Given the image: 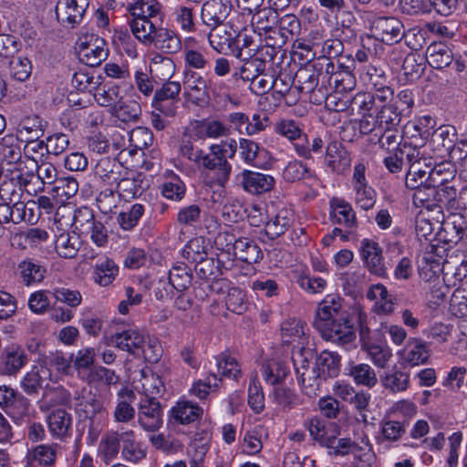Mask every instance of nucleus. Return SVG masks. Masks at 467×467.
Listing matches in <instances>:
<instances>
[{"label": "nucleus", "mask_w": 467, "mask_h": 467, "mask_svg": "<svg viewBox=\"0 0 467 467\" xmlns=\"http://www.w3.org/2000/svg\"><path fill=\"white\" fill-rule=\"evenodd\" d=\"M239 178L244 190L251 194L258 195L270 192L275 185L273 176L249 170H244Z\"/></svg>", "instance_id": "4468645a"}, {"label": "nucleus", "mask_w": 467, "mask_h": 467, "mask_svg": "<svg viewBox=\"0 0 467 467\" xmlns=\"http://www.w3.org/2000/svg\"><path fill=\"white\" fill-rule=\"evenodd\" d=\"M206 256L205 240L202 237L191 239L182 249V257L191 263L202 261Z\"/></svg>", "instance_id": "052dcab7"}, {"label": "nucleus", "mask_w": 467, "mask_h": 467, "mask_svg": "<svg viewBox=\"0 0 467 467\" xmlns=\"http://www.w3.org/2000/svg\"><path fill=\"white\" fill-rule=\"evenodd\" d=\"M360 254L369 272L373 275L383 276L386 268L383 263L382 249L373 240L364 239L361 242Z\"/></svg>", "instance_id": "dca6fc26"}, {"label": "nucleus", "mask_w": 467, "mask_h": 467, "mask_svg": "<svg viewBox=\"0 0 467 467\" xmlns=\"http://www.w3.org/2000/svg\"><path fill=\"white\" fill-rule=\"evenodd\" d=\"M218 373L223 377L232 378L235 380L241 375V369L236 359L229 355L222 354L214 358Z\"/></svg>", "instance_id": "680f3d73"}, {"label": "nucleus", "mask_w": 467, "mask_h": 467, "mask_svg": "<svg viewBox=\"0 0 467 467\" xmlns=\"http://www.w3.org/2000/svg\"><path fill=\"white\" fill-rule=\"evenodd\" d=\"M232 11V5L223 0H207L202 5L201 19L203 25L213 30L223 26Z\"/></svg>", "instance_id": "9d476101"}, {"label": "nucleus", "mask_w": 467, "mask_h": 467, "mask_svg": "<svg viewBox=\"0 0 467 467\" xmlns=\"http://www.w3.org/2000/svg\"><path fill=\"white\" fill-rule=\"evenodd\" d=\"M46 265L34 257H23L18 260L15 273L26 286L38 285L47 275Z\"/></svg>", "instance_id": "6e6552de"}, {"label": "nucleus", "mask_w": 467, "mask_h": 467, "mask_svg": "<svg viewBox=\"0 0 467 467\" xmlns=\"http://www.w3.org/2000/svg\"><path fill=\"white\" fill-rule=\"evenodd\" d=\"M256 49H250L245 56L240 48H237L235 57L242 61V65L234 73V78H240L244 81L250 82L255 77L265 70L266 62L264 58L255 56Z\"/></svg>", "instance_id": "f8f14e48"}, {"label": "nucleus", "mask_w": 467, "mask_h": 467, "mask_svg": "<svg viewBox=\"0 0 467 467\" xmlns=\"http://www.w3.org/2000/svg\"><path fill=\"white\" fill-rule=\"evenodd\" d=\"M297 380L302 390L308 397L317 395V391L319 390L320 385L323 381L316 365L312 366V368L307 370L303 377H298Z\"/></svg>", "instance_id": "13d9d810"}, {"label": "nucleus", "mask_w": 467, "mask_h": 467, "mask_svg": "<svg viewBox=\"0 0 467 467\" xmlns=\"http://www.w3.org/2000/svg\"><path fill=\"white\" fill-rule=\"evenodd\" d=\"M325 161L333 172L344 174L350 168L351 157L342 143L331 141L327 146Z\"/></svg>", "instance_id": "2eb2a0df"}, {"label": "nucleus", "mask_w": 467, "mask_h": 467, "mask_svg": "<svg viewBox=\"0 0 467 467\" xmlns=\"http://www.w3.org/2000/svg\"><path fill=\"white\" fill-rule=\"evenodd\" d=\"M203 410L192 401H178L169 413V423L188 425L201 420Z\"/></svg>", "instance_id": "f3484780"}, {"label": "nucleus", "mask_w": 467, "mask_h": 467, "mask_svg": "<svg viewBox=\"0 0 467 467\" xmlns=\"http://www.w3.org/2000/svg\"><path fill=\"white\" fill-rule=\"evenodd\" d=\"M112 342L121 350L139 356L145 343V336L137 330L128 329L112 336Z\"/></svg>", "instance_id": "b1692460"}, {"label": "nucleus", "mask_w": 467, "mask_h": 467, "mask_svg": "<svg viewBox=\"0 0 467 467\" xmlns=\"http://www.w3.org/2000/svg\"><path fill=\"white\" fill-rule=\"evenodd\" d=\"M197 164L213 171L215 180L221 186H223L229 179L232 170L231 164L227 160H223L214 150H211L210 153L202 152Z\"/></svg>", "instance_id": "aec40b11"}, {"label": "nucleus", "mask_w": 467, "mask_h": 467, "mask_svg": "<svg viewBox=\"0 0 467 467\" xmlns=\"http://www.w3.org/2000/svg\"><path fill=\"white\" fill-rule=\"evenodd\" d=\"M192 274L183 263L175 265L169 272V283L178 291L183 292L192 285Z\"/></svg>", "instance_id": "c03bdc74"}, {"label": "nucleus", "mask_w": 467, "mask_h": 467, "mask_svg": "<svg viewBox=\"0 0 467 467\" xmlns=\"http://www.w3.org/2000/svg\"><path fill=\"white\" fill-rule=\"evenodd\" d=\"M430 355L424 343L420 340L413 339L409 341L405 359L411 366H417L425 363Z\"/></svg>", "instance_id": "bf43d9fd"}, {"label": "nucleus", "mask_w": 467, "mask_h": 467, "mask_svg": "<svg viewBox=\"0 0 467 467\" xmlns=\"http://www.w3.org/2000/svg\"><path fill=\"white\" fill-rule=\"evenodd\" d=\"M162 406L156 398L146 396L138 408V421L146 431H157L162 426Z\"/></svg>", "instance_id": "423d86ee"}, {"label": "nucleus", "mask_w": 467, "mask_h": 467, "mask_svg": "<svg viewBox=\"0 0 467 467\" xmlns=\"http://www.w3.org/2000/svg\"><path fill=\"white\" fill-rule=\"evenodd\" d=\"M313 177V171L301 161H289L283 171V178L287 182H299Z\"/></svg>", "instance_id": "603ef678"}, {"label": "nucleus", "mask_w": 467, "mask_h": 467, "mask_svg": "<svg viewBox=\"0 0 467 467\" xmlns=\"http://www.w3.org/2000/svg\"><path fill=\"white\" fill-rule=\"evenodd\" d=\"M426 58L418 54L410 53L406 56L402 70L407 81L413 82L422 76L426 68Z\"/></svg>", "instance_id": "37998d69"}, {"label": "nucleus", "mask_w": 467, "mask_h": 467, "mask_svg": "<svg viewBox=\"0 0 467 467\" xmlns=\"http://www.w3.org/2000/svg\"><path fill=\"white\" fill-rule=\"evenodd\" d=\"M300 32V21L295 15H285L281 18L278 17V25L276 34L283 38L287 39Z\"/></svg>", "instance_id": "338daca9"}, {"label": "nucleus", "mask_w": 467, "mask_h": 467, "mask_svg": "<svg viewBox=\"0 0 467 467\" xmlns=\"http://www.w3.org/2000/svg\"><path fill=\"white\" fill-rule=\"evenodd\" d=\"M34 167L36 174H35V171L31 170L27 173L20 172L16 176L20 185L26 186L33 182L34 180L40 181L43 184H49L52 186L56 183L58 179V177H57V171L51 163H42L41 165H37V163L35 162Z\"/></svg>", "instance_id": "5701e85b"}, {"label": "nucleus", "mask_w": 467, "mask_h": 467, "mask_svg": "<svg viewBox=\"0 0 467 467\" xmlns=\"http://www.w3.org/2000/svg\"><path fill=\"white\" fill-rule=\"evenodd\" d=\"M223 263L219 259L208 258L207 256L202 261L196 262L195 272L200 279L208 280L215 279L222 275L221 266Z\"/></svg>", "instance_id": "6e6d98bb"}, {"label": "nucleus", "mask_w": 467, "mask_h": 467, "mask_svg": "<svg viewBox=\"0 0 467 467\" xmlns=\"http://www.w3.org/2000/svg\"><path fill=\"white\" fill-rule=\"evenodd\" d=\"M279 80V78H275L274 70L269 72L265 68L263 73L255 77L254 80L250 81V89L256 95H264L275 87H277Z\"/></svg>", "instance_id": "864d4df0"}, {"label": "nucleus", "mask_w": 467, "mask_h": 467, "mask_svg": "<svg viewBox=\"0 0 467 467\" xmlns=\"http://www.w3.org/2000/svg\"><path fill=\"white\" fill-rule=\"evenodd\" d=\"M457 140V130L451 125H442L431 133V143L436 150L446 153Z\"/></svg>", "instance_id": "7c9ffc66"}, {"label": "nucleus", "mask_w": 467, "mask_h": 467, "mask_svg": "<svg viewBox=\"0 0 467 467\" xmlns=\"http://www.w3.org/2000/svg\"><path fill=\"white\" fill-rule=\"evenodd\" d=\"M225 305L228 310L236 314H242L246 309L245 295L244 291L236 286L228 288Z\"/></svg>", "instance_id": "774afa93"}, {"label": "nucleus", "mask_w": 467, "mask_h": 467, "mask_svg": "<svg viewBox=\"0 0 467 467\" xmlns=\"http://www.w3.org/2000/svg\"><path fill=\"white\" fill-rule=\"evenodd\" d=\"M56 461V451L48 445L36 446L27 457V467H52Z\"/></svg>", "instance_id": "a19ab883"}, {"label": "nucleus", "mask_w": 467, "mask_h": 467, "mask_svg": "<svg viewBox=\"0 0 467 467\" xmlns=\"http://www.w3.org/2000/svg\"><path fill=\"white\" fill-rule=\"evenodd\" d=\"M234 254L239 260L250 265L258 263L264 256L259 245L254 240L245 237L238 238Z\"/></svg>", "instance_id": "c756f323"}, {"label": "nucleus", "mask_w": 467, "mask_h": 467, "mask_svg": "<svg viewBox=\"0 0 467 467\" xmlns=\"http://www.w3.org/2000/svg\"><path fill=\"white\" fill-rule=\"evenodd\" d=\"M326 66V88L328 90V96L332 92L344 93L351 91L356 87V77L352 72L351 66H346L343 63L336 66L332 60L327 58Z\"/></svg>", "instance_id": "20e7f679"}, {"label": "nucleus", "mask_w": 467, "mask_h": 467, "mask_svg": "<svg viewBox=\"0 0 467 467\" xmlns=\"http://www.w3.org/2000/svg\"><path fill=\"white\" fill-rule=\"evenodd\" d=\"M290 224L291 219L286 216V212L280 211L265 223V233L269 239L275 240L284 234Z\"/></svg>", "instance_id": "09e8293b"}, {"label": "nucleus", "mask_w": 467, "mask_h": 467, "mask_svg": "<svg viewBox=\"0 0 467 467\" xmlns=\"http://www.w3.org/2000/svg\"><path fill=\"white\" fill-rule=\"evenodd\" d=\"M304 322L296 318H289L281 325V337L285 343H290L305 336Z\"/></svg>", "instance_id": "e2e57ef3"}, {"label": "nucleus", "mask_w": 467, "mask_h": 467, "mask_svg": "<svg viewBox=\"0 0 467 467\" xmlns=\"http://www.w3.org/2000/svg\"><path fill=\"white\" fill-rule=\"evenodd\" d=\"M76 410L83 419L106 418L107 411L103 400L96 394L89 392L87 395L78 397Z\"/></svg>", "instance_id": "4be33fe9"}, {"label": "nucleus", "mask_w": 467, "mask_h": 467, "mask_svg": "<svg viewBox=\"0 0 467 467\" xmlns=\"http://www.w3.org/2000/svg\"><path fill=\"white\" fill-rule=\"evenodd\" d=\"M427 183H431V167L423 162L410 165L405 178L406 187L413 190Z\"/></svg>", "instance_id": "c9c22d12"}, {"label": "nucleus", "mask_w": 467, "mask_h": 467, "mask_svg": "<svg viewBox=\"0 0 467 467\" xmlns=\"http://www.w3.org/2000/svg\"><path fill=\"white\" fill-rule=\"evenodd\" d=\"M456 168L451 161H443L431 167V183L440 187L442 184L451 183L456 176Z\"/></svg>", "instance_id": "a18cd8bd"}, {"label": "nucleus", "mask_w": 467, "mask_h": 467, "mask_svg": "<svg viewBox=\"0 0 467 467\" xmlns=\"http://www.w3.org/2000/svg\"><path fill=\"white\" fill-rule=\"evenodd\" d=\"M112 114L125 123L137 121L141 114V108L137 101L132 99L119 100L112 107Z\"/></svg>", "instance_id": "79ce46f5"}, {"label": "nucleus", "mask_w": 467, "mask_h": 467, "mask_svg": "<svg viewBox=\"0 0 467 467\" xmlns=\"http://www.w3.org/2000/svg\"><path fill=\"white\" fill-rule=\"evenodd\" d=\"M175 69V64L171 58L165 57L159 64H155L154 71L156 76L162 80L167 81L163 83L162 87L155 91L153 99H179V94L182 90L181 83L178 81H170Z\"/></svg>", "instance_id": "39448f33"}, {"label": "nucleus", "mask_w": 467, "mask_h": 467, "mask_svg": "<svg viewBox=\"0 0 467 467\" xmlns=\"http://www.w3.org/2000/svg\"><path fill=\"white\" fill-rule=\"evenodd\" d=\"M362 349L368 353L374 365L380 368H385L388 361L392 357L391 350L388 347L374 342Z\"/></svg>", "instance_id": "69168bd1"}, {"label": "nucleus", "mask_w": 467, "mask_h": 467, "mask_svg": "<svg viewBox=\"0 0 467 467\" xmlns=\"http://www.w3.org/2000/svg\"><path fill=\"white\" fill-rule=\"evenodd\" d=\"M426 60L431 67L442 69L451 65L453 53L444 43H432L427 47Z\"/></svg>", "instance_id": "a878e982"}, {"label": "nucleus", "mask_w": 467, "mask_h": 467, "mask_svg": "<svg viewBox=\"0 0 467 467\" xmlns=\"http://www.w3.org/2000/svg\"><path fill=\"white\" fill-rule=\"evenodd\" d=\"M357 18L352 11L342 10L337 21V26L341 36L345 40L351 41L356 39L358 35Z\"/></svg>", "instance_id": "4d7b16f0"}, {"label": "nucleus", "mask_w": 467, "mask_h": 467, "mask_svg": "<svg viewBox=\"0 0 467 467\" xmlns=\"http://www.w3.org/2000/svg\"><path fill=\"white\" fill-rule=\"evenodd\" d=\"M151 42L154 43L156 47L167 54H174L182 47L179 36L167 28L157 27Z\"/></svg>", "instance_id": "2f4dec72"}, {"label": "nucleus", "mask_w": 467, "mask_h": 467, "mask_svg": "<svg viewBox=\"0 0 467 467\" xmlns=\"http://www.w3.org/2000/svg\"><path fill=\"white\" fill-rule=\"evenodd\" d=\"M349 375L358 385L372 388L378 383V378L374 369L368 364L361 363L350 366Z\"/></svg>", "instance_id": "8fccbe9b"}, {"label": "nucleus", "mask_w": 467, "mask_h": 467, "mask_svg": "<svg viewBox=\"0 0 467 467\" xmlns=\"http://www.w3.org/2000/svg\"><path fill=\"white\" fill-rule=\"evenodd\" d=\"M394 91L391 88H383L381 90L358 93L353 103L361 111L375 112L393 102Z\"/></svg>", "instance_id": "9b49d317"}, {"label": "nucleus", "mask_w": 467, "mask_h": 467, "mask_svg": "<svg viewBox=\"0 0 467 467\" xmlns=\"http://www.w3.org/2000/svg\"><path fill=\"white\" fill-rule=\"evenodd\" d=\"M364 18L369 22L372 36L388 45L400 42L405 36L402 22L394 16H377L372 11H364Z\"/></svg>", "instance_id": "7ed1b4c3"}, {"label": "nucleus", "mask_w": 467, "mask_h": 467, "mask_svg": "<svg viewBox=\"0 0 467 467\" xmlns=\"http://www.w3.org/2000/svg\"><path fill=\"white\" fill-rule=\"evenodd\" d=\"M72 420V415L64 409H56L47 417L51 435L61 441L71 436Z\"/></svg>", "instance_id": "a211bd4d"}, {"label": "nucleus", "mask_w": 467, "mask_h": 467, "mask_svg": "<svg viewBox=\"0 0 467 467\" xmlns=\"http://www.w3.org/2000/svg\"><path fill=\"white\" fill-rule=\"evenodd\" d=\"M379 379L384 389L392 393L404 391L410 385V374L396 366L390 370L385 371L379 376Z\"/></svg>", "instance_id": "bb28decb"}, {"label": "nucleus", "mask_w": 467, "mask_h": 467, "mask_svg": "<svg viewBox=\"0 0 467 467\" xmlns=\"http://www.w3.org/2000/svg\"><path fill=\"white\" fill-rule=\"evenodd\" d=\"M120 440L122 444L121 454L124 459L131 462H138L145 458L146 453L141 449L140 444L135 441L133 431H121Z\"/></svg>", "instance_id": "72a5a7b5"}, {"label": "nucleus", "mask_w": 467, "mask_h": 467, "mask_svg": "<svg viewBox=\"0 0 467 467\" xmlns=\"http://www.w3.org/2000/svg\"><path fill=\"white\" fill-rule=\"evenodd\" d=\"M208 40L211 47L221 54L232 53L234 56L238 48L234 47L235 37L232 36L231 32L219 27L213 30L210 29Z\"/></svg>", "instance_id": "c85d7f7f"}, {"label": "nucleus", "mask_w": 467, "mask_h": 467, "mask_svg": "<svg viewBox=\"0 0 467 467\" xmlns=\"http://www.w3.org/2000/svg\"><path fill=\"white\" fill-rule=\"evenodd\" d=\"M78 191V182L73 177H58L52 186L51 192L55 198L64 202L73 197Z\"/></svg>", "instance_id": "49530a36"}, {"label": "nucleus", "mask_w": 467, "mask_h": 467, "mask_svg": "<svg viewBox=\"0 0 467 467\" xmlns=\"http://www.w3.org/2000/svg\"><path fill=\"white\" fill-rule=\"evenodd\" d=\"M27 361V356L21 348L14 346L6 348L0 354V373L15 375Z\"/></svg>", "instance_id": "412c9836"}, {"label": "nucleus", "mask_w": 467, "mask_h": 467, "mask_svg": "<svg viewBox=\"0 0 467 467\" xmlns=\"http://www.w3.org/2000/svg\"><path fill=\"white\" fill-rule=\"evenodd\" d=\"M327 57H318L312 63H306L300 67L294 78L296 88L301 93L310 94V100L317 105L322 104L328 98V90L326 88V66Z\"/></svg>", "instance_id": "f03ea898"}, {"label": "nucleus", "mask_w": 467, "mask_h": 467, "mask_svg": "<svg viewBox=\"0 0 467 467\" xmlns=\"http://www.w3.org/2000/svg\"><path fill=\"white\" fill-rule=\"evenodd\" d=\"M367 298L377 300L378 308L384 314L391 313L394 309L395 296L390 295L382 284L371 285L367 292Z\"/></svg>", "instance_id": "58836bf2"}, {"label": "nucleus", "mask_w": 467, "mask_h": 467, "mask_svg": "<svg viewBox=\"0 0 467 467\" xmlns=\"http://www.w3.org/2000/svg\"><path fill=\"white\" fill-rule=\"evenodd\" d=\"M184 98L192 104L202 107L210 99L207 82L203 77L192 69L183 73Z\"/></svg>", "instance_id": "0eeeda50"}, {"label": "nucleus", "mask_w": 467, "mask_h": 467, "mask_svg": "<svg viewBox=\"0 0 467 467\" xmlns=\"http://www.w3.org/2000/svg\"><path fill=\"white\" fill-rule=\"evenodd\" d=\"M120 443V432L108 433L102 438L99 453L105 462L109 463L118 455Z\"/></svg>", "instance_id": "3c124183"}, {"label": "nucleus", "mask_w": 467, "mask_h": 467, "mask_svg": "<svg viewBox=\"0 0 467 467\" xmlns=\"http://www.w3.org/2000/svg\"><path fill=\"white\" fill-rule=\"evenodd\" d=\"M93 88L96 90L94 98L99 105L106 107L117 103L119 96V86L110 83H99Z\"/></svg>", "instance_id": "5fc2aeb1"}, {"label": "nucleus", "mask_w": 467, "mask_h": 467, "mask_svg": "<svg viewBox=\"0 0 467 467\" xmlns=\"http://www.w3.org/2000/svg\"><path fill=\"white\" fill-rule=\"evenodd\" d=\"M118 274V265L112 259L106 257L96 264L94 281L101 286H107L115 280Z\"/></svg>", "instance_id": "e433bc0d"}, {"label": "nucleus", "mask_w": 467, "mask_h": 467, "mask_svg": "<svg viewBox=\"0 0 467 467\" xmlns=\"http://www.w3.org/2000/svg\"><path fill=\"white\" fill-rule=\"evenodd\" d=\"M374 113L379 122V129L399 127L401 123L402 118L405 117L400 112L397 106H394L392 103L381 109H379L378 110H375Z\"/></svg>", "instance_id": "de8ad7c7"}, {"label": "nucleus", "mask_w": 467, "mask_h": 467, "mask_svg": "<svg viewBox=\"0 0 467 467\" xmlns=\"http://www.w3.org/2000/svg\"><path fill=\"white\" fill-rule=\"evenodd\" d=\"M329 218L332 223L343 225L346 229L358 226L356 213L352 206L343 199L333 198L330 201Z\"/></svg>", "instance_id": "6ab92c4d"}, {"label": "nucleus", "mask_w": 467, "mask_h": 467, "mask_svg": "<svg viewBox=\"0 0 467 467\" xmlns=\"http://www.w3.org/2000/svg\"><path fill=\"white\" fill-rule=\"evenodd\" d=\"M197 134L199 138H213L226 136L229 129L219 120H202L199 123Z\"/></svg>", "instance_id": "0e129e2a"}, {"label": "nucleus", "mask_w": 467, "mask_h": 467, "mask_svg": "<svg viewBox=\"0 0 467 467\" xmlns=\"http://www.w3.org/2000/svg\"><path fill=\"white\" fill-rule=\"evenodd\" d=\"M340 356L336 352L327 350L322 351L317 358L316 368L323 381L327 379H334L340 371Z\"/></svg>", "instance_id": "393cba45"}, {"label": "nucleus", "mask_w": 467, "mask_h": 467, "mask_svg": "<svg viewBox=\"0 0 467 467\" xmlns=\"http://www.w3.org/2000/svg\"><path fill=\"white\" fill-rule=\"evenodd\" d=\"M340 309L339 298L327 296L319 304L313 326L324 339L345 346L355 339V332L349 315Z\"/></svg>", "instance_id": "f257e3e1"}, {"label": "nucleus", "mask_w": 467, "mask_h": 467, "mask_svg": "<svg viewBox=\"0 0 467 467\" xmlns=\"http://www.w3.org/2000/svg\"><path fill=\"white\" fill-rule=\"evenodd\" d=\"M88 0H58L56 5V16L63 26L79 24L88 7Z\"/></svg>", "instance_id": "1a4fd4ad"}, {"label": "nucleus", "mask_w": 467, "mask_h": 467, "mask_svg": "<svg viewBox=\"0 0 467 467\" xmlns=\"http://www.w3.org/2000/svg\"><path fill=\"white\" fill-rule=\"evenodd\" d=\"M133 16L129 24L134 36L143 43L151 42L157 26L147 16Z\"/></svg>", "instance_id": "4c0bfd02"}, {"label": "nucleus", "mask_w": 467, "mask_h": 467, "mask_svg": "<svg viewBox=\"0 0 467 467\" xmlns=\"http://www.w3.org/2000/svg\"><path fill=\"white\" fill-rule=\"evenodd\" d=\"M252 24L259 31L276 34L278 13L270 7L259 9L254 14Z\"/></svg>", "instance_id": "f704fd0d"}, {"label": "nucleus", "mask_w": 467, "mask_h": 467, "mask_svg": "<svg viewBox=\"0 0 467 467\" xmlns=\"http://www.w3.org/2000/svg\"><path fill=\"white\" fill-rule=\"evenodd\" d=\"M94 172L95 175L99 177L105 183L112 185L119 179L120 165L115 159L102 157L98 160Z\"/></svg>", "instance_id": "473e14b6"}, {"label": "nucleus", "mask_w": 467, "mask_h": 467, "mask_svg": "<svg viewBox=\"0 0 467 467\" xmlns=\"http://www.w3.org/2000/svg\"><path fill=\"white\" fill-rule=\"evenodd\" d=\"M109 49L106 41L98 36H90L88 42L80 45L79 59L88 67L99 66L107 59Z\"/></svg>", "instance_id": "ddd939ff"}, {"label": "nucleus", "mask_w": 467, "mask_h": 467, "mask_svg": "<svg viewBox=\"0 0 467 467\" xmlns=\"http://www.w3.org/2000/svg\"><path fill=\"white\" fill-rule=\"evenodd\" d=\"M81 241L75 233L62 232L57 235L55 248L60 257L75 258L80 248Z\"/></svg>", "instance_id": "cd10ccee"}, {"label": "nucleus", "mask_w": 467, "mask_h": 467, "mask_svg": "<svg viewBox=\"0 0 467 467\" xmlns=\"http://www.w3.org/2000/svg\"><path fill=\"white\" fill-rule=\"evenodd\" d=\"M117 182L119 196L125 201L140 197L143 192L141 174H138L136 177L119 179Z\"/></svg>", "instance_id": "ea45409f"}]
</instances>
